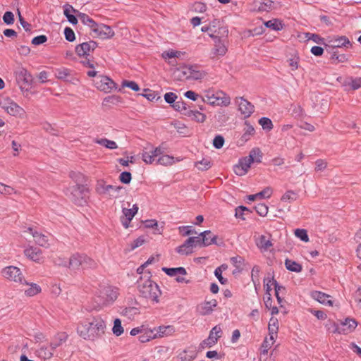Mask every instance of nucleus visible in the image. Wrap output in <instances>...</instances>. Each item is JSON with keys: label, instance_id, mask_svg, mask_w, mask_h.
<instances>
[{"label": "nucleus", "instance_id": "f03ea898", "mask_svg": "<svg viewBox=\"0 0 361 361\" xmlns=\"http://www.w3.org/2000/svg\"><path fill=\"white\" fill-rule=\"evenodd\" d=\"M149 274L150 273L148 272L147 276H142L139 278L137 281V288L142 297L158 303L161 292L159 286L151 280Z\"/></svg>", "mask_w": 361, "mask_h": 361}, {"label": "nucleus", "instance_id": "f8f14e48", "mask_svg": "<svg viewBox=\"0 0 361 361\" xmlns=\"http://www.w3.org/2000/svg\"><path fill=\"white\" fill-rule=\"evenodd\" d=\"M235 102L238 106V111L245 118L250 117L255 111L254 105L244 97H236Z\"/></svg>", "mask_w": 361, "mask_h": 361}, {"label": "nucleus", "instance_id": "de8ad7c7", "mask_svg": "<svg viewBox=\"0 0 361 361\" xmlns=\"http://www.w3.org/2000/svg\"><path fill=\"white\" fill-rule=\"evenodd\" d=\"M298 193L293 190L286 191L281 198V200L284 202L290 203L298 198Z\"/></svg>", "mask_w": 361, "mask_h": 361}, {"label": "nucleus", "instance_id": "a878e982", "mask_svg": "<svg viewBox=\"0 0 361 361\" xmlns=\"http://www.w3.org/2000/svg\"><path fill=\"white\" fill-rule=\"evenodd\" d=\"M311 296L313 299L318 301L321 304L328 305V306H332L333 305V301L330 300L329 298L331 296L328 294H326L323 292L314 290L311 293Z\"/></svg>", "mask_w": 361, "mask_h": 361}, {"label": "nucleus", "instance_id": "72a5a7b5", "mask_svg": "<svg viewBox=\"0 0 361 361\" xmlns=\"http://www.w3.org/2000/svg\"><path fill=\"white\" fill-rule=\"evenodd\" d=\"M54 73L56 78L63 80H68V78L71 75V71L67 68L61 67L54 70Z\"/></svg>", "mask_w": 361, "mask_h": 361}, {"label": "nucleus", "instance_id": "b1692460", "mask_svg": "<svg viewBox=\"0 0 361 361\" xmlns=\"http://www.w3.org/2000/svg\"><path fill=\"white\" fill-rule=\"evenodd\" d=\"M68 338V336L66 332L57 333L51 338L50 342V348L55 350L57 348L61 346L64 343H66Z\"/></svg>", "mask_w": 361, "mask_h": 361}, {"label": "nucleus", "instance_id": "7c9ffc66", "mask_svg": "<svg viewBox=\"0 0 361 361\" xmlns=\"http://www.w3.org/2000/svg\"><path fill=\"white\" fill-rule=\"evenodd\" d=\"M157 334H154V330L145 327V331L138 336V339L141 343H146L152 339L156 338Z\"/></svg>", "mask_w": 361, "mask_h": 361}, {"label": "nucleus", "instance_id": "37998d69", "mask_svg": "<svg viewBox=\"0 0 361 361\" xmlns=\"http://www.w3.org/2000/svg\"><path fill=\"white\" fill-rule=\"evenodd\" d=\"M245 125L246 127L243 130L244 132L241 138L243 141H247L250 138V136L254 135L255 130L254 127L250 125L248 121H245Z\"/></svg>", "mask_w": 361, "mask_h": 361}, {"label": "nucleus", "instance_id": "6ab92c4d", "mask_svg": "<svg viewBox=\"0 0 361 361\" xmlns=\"http://www.w3.org/2000/svg\"><path fill=\"white\" fill-rule=\"evenodd\" d=\"M252 163L253 162L249 160L247 157L240 159L238 164L233 167L234 173L239 176H244L250 168Z\"/></svg>", "mask_w": 361, "mask_h": 361}, {"label": "nucleus", "instance_id": "9b49d317", "mask_svg": "<svg viewBox=\"0 0 361 361\" xmlns=\"http://www.w3.org/2000/svg\"><path fill=\"white\" fill-rule=\"evenodd\" d=\"M350 47H352V43L345 36L329 37L327 39V43L325 44V47L327 50L328 49H334L336 48H348Z\"/></svg>", "mask_w": 361, "mask_h": 361}, {"label": "nucleus", "instance_id": "338daca9", "mask_svg": "<svg viewBox=\"0 0 361 361\" xmlns=\"http://www.w3.org/2000/svg\"><path fill=\"white\" fill-rule=\"evenodd\" d=\"M207 5L202 2H195L192 6V10L196 13H204L207 11Z\"/></svg>", "mask_w": 361, "mask_h": 361}, {"label": "nucleus", "instance_id": "603ef678", "mask_svg": "<svg viewBox=\"0 0 361 361\" xmlns=\"http://www.w3.org/2000/svg\"><path fill=\"white\" fill-rule=\"evenodd\" d=\"M112 331L116 336H121L123 333V328L120 319L117 318L114 320Z\"/></svg>", "mask_w": 361, "mask_h": 361}, {"label": "nucleus", "instance_id": "423d86ee", "mask_svg": "<svg viewBox=\"0 0 361 361\" xmlns=\"http://www.w3.org/2000/svg\"><path fill=\"white\" fill-rule=\"evenodd\" d=\"M89 189L83 184H77L71 188V199L78 206H84L87 204Z\"/></svg>", "mask_w": 361, "mask_h": 361}, {"label": "nucleus", "instance_id": "0e129e2a", "mask_svg": "<svg viewBox=\"0 0 361 361\" xmlns=\"http://www.w3.org/2000/svg\"><path fill=\"white\" fill-rule=\"evenodd\" d=\"M259 247L261 248H264V250H267L271 246H272V243L268 239H267L266 236L261 235L259 240V243L257 244Z\"/></svg>", "mask_w": 361, "mask_h": 361}, {"label": "nucleus", "instance_id": "bf43d9fd", "mask_svg": "<svg viewBox=\"0 0 361 361\" xmlns=\"http://www.w3.org/2000/svg\"><path fill=\"white\" fill-rule=\"evenodd\" d=\"M254 209L261 216H265L268 213V207L263 203L257 204Z\"/></svg>", "mask_w": 361, "mask_h": 361}, {"label": "nucleus", "instance_id": "412c9836", "mask_svg": "<svg viewBox=\"0 0 361 361\" xmlns=\"http://www.w3.org/2000/svg\"><path fill=\"white\" fill-rule=\"evenodd\" d=\"M27 231L33 236L35 242L42 247H47L48 237L44 234L38 232L32 227H28Z\"/></svg>", "mask_w": 361, "mask_h": 361}, {"label": "nucleus", "instance_id": "4468645a", "mask_svg": "<svg viewBox=\"0 0 361 361\" xmlns=\"http://www.w3.org/2000/svg\"><path fill=\"white\" fill-rule=\"evenodd\" d=\"M96 87L100 91L106 93L117 89V84L109 77L102 75L100 80L96 82Z\"/></svg>", "mask_w": 361, "mask_h": 361}, {"label": "nucleus", "instance_id": "2f4dec72", "mask_svg": "<svg viewBox=\"0 0 361 361\" xmlns=\"http://www.w3.org/2000/svg\"><path fill=\"white\" fill-rule=\"evenodd\" d=\"M162 271L169 276H176L178 275L185 276L187 274L184 267L167 268L163 267Z\"/></svg>", "mask_w": 361, "mask_h": 361}, {"label": "nucleus", "instance_id": "5701e85b", "mask_svg": "<svg viewBox=\"0 0 361 361\" xmlns=\"http://www.w3.org/2000/svg\"><path fill=\"white\" fill-rule=\"evenodd\" d=\"M201 243L203 247H207L210 245H219L216 240L217 235L212 234L211 231L207 230L200 233Z\"/></svg>", "mask_w": 361, "mask_h": 361}, {"label": "nucleus", "instance_id": "c9c22d12", "mask_svg": "<svg viewBox=\"0 0 361 361\" xmlns=\"http://www.w3.org/2000/svg\"><path fill=\"white\" fill-rule=\"evenodd\" d=\"M274 1L271 0H262L255 11L258 12H269L274 8Z\"/></svg>", "mask_w": 361, "mask_h": 361}, {"label": "nucleus", "instance_id": "473e14b6", "mask_svg": "<svg viewBox=\"0 0 361 361\" xmlns=\"http://www.w3.org/2000/svg\"><path fill=\"white\" fill-rule=\"evenodd\" d=\"M284 264H285L286 268L288 271H293V272L299 273L302 269V265L300 264H299L298 262H297L295 261L289 259H286L285 260V263Z\"/></svg>", "mask_w": 361, "mask_h": 361}, {"label": "nucleus", "instance_id": "3c124183", "mask_svg": "<svg viewBox=\"0 0 361 361\" xmlns=\"http://www.w3.org/2000/svg\"><path fill=\"white\" fill-rule=\"evenodd\" d=\"M174 109H176V111H180V112H183V114H184V112H187L188 111V110H190V109L188 108V104L185 102H184L183 99H180L178 101H176V102H175L173 106H172Z\"/></svg>", "mask_w": 361, "mask_h": 361}, {"label": "nucleus", "instance_id": "a211bd4d", "mask_svg": "<svg viewBox=\"0 0 361 361\" xmlns=\"http://www.w3.org/2000/svg\"><path fill=\"white\" fill-rule=\"evenodd\" d=\"M221 334L222 330L220 326L216 325L214 326L210 331L208 338L203 341L202 345H206L211 348L217 343L219 338L221 336Z\"/></svg>", "mask_w": 361, "mask_h": 361}, {"label": "nucleus", "instance_id": "f257e3e1", "mask_svg": "<svg viewBox=\"0 0 361 361\" xmlns=\"http://www.w3.org/2000/svg\"><path fill=\"white\" fill-rule=\"evenodd\" d=\"M105 322L99 317H93L91 321L80 323L77 327L79 336L85 340L94 341L102 338L105 333Z\"/></svg>", "mask_w": 361, "mask_h": 361}, {"label": "nucleus", "instance_id": "c756f323", "mask_svg": "<svg viewBox=\"0 0 361 361\" xmlns=\"http://www.w3.org/2000/svg\"><path fill=\"white\" fill-rule=\"evenodd\" d=\"M278 319L276 318L271 317L269 322L268 330L270 336V339L274 341L277 336L279 329Z\"/></svg>", "mask_w": 361, "mask_h": 361}, {"label": "nucleus", "instance_id": "1a4fd4ad", "mask_svg": "<svg viewBox=\"0 0 361 361\" xmlns=\"http://www.w3.org/2000/svg\"><path fill=\"white\" fill-rule=\"evenodd\" d=\"M1 274L5 279L9 281L21 284H28V283L24 279L22 271L17 267L8 266L2 269Z\"/></svg>", "mask_w": 361, "mask_h": 361}, {"label": "nucleus", "instance_id": "dca6fc26", "mask_svg": "<svg viewBox=\"0 0 361 361\" xmlns=\"http://www.w3.org/2000/svg\"><path fill=\"white\" fill-rule=\"evenodd\" d=\"M93 32L95 33L97 37L102 39H111L115 35L114 31L110 26L103 23L98 24L94 29Z\"/></svg>", "mask_w": 361, "mask_h": 361}, {"label": "nucleus", "instance_id": "393cba45", "mask_svg": "<svg viewBox=\"0 0 361 361\" xmlns=\"http://www.w3.org/2000/svg\"><path fill=\"white\" fill-rule=\"evenodd\" d=\"M345 90H356L361 88V78L349 77L345 79L342 83Z\"/></svg>", "mask_w": 361, "mask_h": 361}, {"label": "nucleus", "instance_id": "9d476101", "mask_svg": "<svg viewBox=\"0 0 361 361\" xmlns=\"http://www.w3.org/2000/svg\"><path fill=\"white\" fill-rule=\"evenodd\" d=\"M357 326V322L351 318H345L344 320L340 321L339 323L335 324L334 333L347 334L353 331Z\"/></svg>", "mask_w": 361, "mask_h": 361}, {"label": "nucleus", "instance_id": "69168bd1", "mask_svg": "<svg viewBox=\"0 0 361 361\" xmlns=\"http://www.w3.org/2000/svg\"><path fill=\"white\" fill-rule=\"evenodd\" d=\"M121 99L119 96L117 95H111L106 97L103 100V104L106 105L107 103H111L112 104H117L121 102Z\"/></svg>", "mask_w": 361, "mask_h": 361}, {"label": "nucleus", "instance_id": "79ce46f5", "mask_svg": "<svg viewBox=\"0 0 361 361\" xmlns=\"http://www.w3.org/2000/svg\"><path fill=\"white\" fill-rule=\"evenodd\" d=\"M122 189L121 186H116L113 185H106L104 183L101 184L99 185V190L100 193L107 194L109 193L110 191H114L116 192H119Z\"/></svg>", "mask_w": 361, "mask_h": 361}, {"label": "nucleus", "instance_id": "7ed1b4c3", "mask_svg": "<svg viewBox=\"0 0 361 361\" xmlns=\"http://www.w3.org/2000/svg\"><path fill=\"white\" fill-rule=\"evenodd\" d=\"M97 262L85 254H73L68 260V268L72 270L95 269Z\"/></svg>", "mask_w": 361, "mask_h": 361}, {"label": "nucleus", "instance_id": "e2e57ef3", "mask_svg": "<svg viewBox=\"0 0 361 361\" xmlns=\"http://www.w3.org/2000/svg\"><path fill=\"white\" fill-rule=\"evenodd\" d=\"M63 33H64L65 39L67 41H68L70 42L75 41V35L72 28H71L69 27H66L64 29Z\"/></svg>", "mask_w": 361, "mask_h": 361}, {"label": "nucleus", "instance_id": "a19ab883", "mask_svg": "<svg viewBox=\"0 0 361 361\" xmlns=\"http://www.w3.org/2000/svg\"><path fill=\"white\" fill-rule=\"evenodd\" d=\"M212 53L215 56H224L227 51L226 47L221 42V39L214 43Z\"/></svg>", "mask_w": 361, "mask_h": 361}, {"label": "nucleus", "instance_id": "864d4df0", "mask_svg": "<svg viewBox=\"0 0 361 361\" xmlns=\"http://www.w3.org/2000/svg\"><path fill=\"white\" fill-rule=\"evenodd\" d=\"M201 235L200 233L197 236L189 237L186 240L187 243L194 248L196 247H202L203 245L201 243Z\"/></svg>", "mask_w": 361, "mask_h": 361}, {"label": "nucleus", "instance_id": "680f3d73", "mask_svg": "<svg viewBox=\"0 0 361 361\" xmlns=\"http://www.w3.org/2000/svg\"><path fill=\"white\" fill-rule=\"evenodd\" d=\"M306 36L308 39L312 40L314 42L319 44H324L325 46L324 39L320 37L317 34L306 33Z\"/></svg>", "mask_w": 361, "mask_h": 361}, {"label": "nucleus", "instance_id": "ddd939ff", "mask_svg": "<svg viewBox=\"0 0 361 361\" xmlns=\"http://www.w3.org/2000/svg\"><path fill=\"white\" fill-rule=\"evenodd\" d=\"M220 20L218 19H214L212 20L209 25H203L201 27V31L202 32H214L217 33L218 35H227L228 33V30L226 27H220Z\"/></svg>", "mask_w": 361, "mask_h": 361}, {"label": "nucleus", "instance_id": "a18cd8bd", "mask_svg": "<svg viewBox=\"0 0 361 361\" xmlns=\"http://www.w3.org/2000/svg\"><path fill=\"white\" fill-rule=\"evenodd\" d=\"M264 25L267 27L271 28L275 31H279L283 29V24L278 19H273V20L266 21L264 23Z\"/></svg>", "mask_w": 361, "mask_h": 361}, {"label": "nucleus", "instance_id": "13d9d810", "mask_svg": "<svg viewBox=\"0 0 361 361\" xmlns=\"http://www.w3.org/2000/svg\"><path fill=\"white\" fill-rule=\"evenodd\" d=\"M178 230L183 236H187L190 234L197 233L191 226H182L178 227Z\"/></svg>", "mask_w": 361, "mask_h": 361}, {"label": "nucleus", "instance_id": "4be33fe9", "mask_svg": "<svg viewBox=\"0 0 361 361\" xmlns=\"http://www.w3.org/2000/svg\"><path fill=\"white\" fill-rule=\"evenodd\" d=\"M25 255L34 262H39L42 259V252L41 249L30 246L25 249Z\"/></svg>", "mask_w": 361, "mask_h": 361}, {"label": "nucleus", "instance_id": "8fccbe9b", "mask_svg": "<svg viewBox=\"0 0 361 361\" xmlns=\"http://www.w3.org/2000/svg\"><path fill=\"white\" fill-rule=\"evenodd\" d=\"M251 212L250 209L245 206H238L235 209V216L237 219L245 220L244 214Z\"/></svg>", "mask_w": 361, "mask_h": 361}, {"label": "nucleus", "instance_id": "e433bc0d", "mask_svg": "<svg viewBox=\"0 0 361 361\" xmlns=\"http://www.w3.org/2000/svg\"><path fill=\"white\" fill-rule=\"evenodd\" d=\"M154 330L157 331V333H154V334H157V337L169 336L174 332V328L172 326H160L157 329H154Z\"/></svg>", "mask_w": 361, "mask_h": 361}, {"label": "nucleus", "instance_id": "0eeeda50", "mask_svg": "<svg viewBox=\"0 0 361 361\" xmlns=\"http://www.w3.org/2000/svg\"><path fill=\"white\" fill-rule=\"evenodd\" d=\"M0 106L11 116L21 118L25 116V110L10 98L1 99Z\"/></svg>", "mask_w": 361, "mask_h": 361}, {"label": "nucleus", "instance_id": "5fc2aeb1", "mask_svg": "<svg viewBox=\"0 0 361 361\" xmlns=\"http://www.w3.org/2000/svg\"><path fill=\"white\" fill-rule=\"evenodd\" d=\"M259 123L262 126V128L267 131H270L273 128V123L270 118L267 117H262L259 120Z\"/></svg>", "mask_w": 361, "mask_h": 361}, {"label": "nucleus", "instance_id": "c85d7f7f", "mask_svg": "<svg viewBox=\"0 0 361 361\" xmlns=\"http://www.w3.org/2000/svg\"><path fill=\"white\" fill-rule=\"evenodd\" d=\"M54 350L46 345H41L36 351L37 355L44 360L50 359L54 355Z\"/></svg>", "mask_w": 361, "mask_h": 361}, {"label": "nucleus", "instance_id": "bb28decb", "mask_svg": "<svg viewBox=\"0 0 361 361\" xmlns=\"http://www.w3.org/2000/svg\"><path fill=\"white\" fill-rule=\"evenodd\" d=\"M63 8V14L68 19V22L72 25H76L78 21L77 17L75 15L71 14V12H77L78 13L79 11H76L71 5L68 4L64 5Z\"/></svg>", "mask_w": 361, "mask_h": 361}, {"label": "nucleus", "instance_id": "f704fd0d", "mask_svg": "<svg viewBox=\"0 0 361 361\" xmlns=\"http://www.w3.org/2000/svg\"><path fill=\"white\" fill-rule=\"evenodd\" d=\"M184 114L189 117H191L192 119L199 123H203L206 119V116L198 111H194L190 109L188 110V111L187 112H184Z\"/></svg>", "mask_w": 361, "mask_h": 361}, {"label": "nucleus", "instance_id": "f3484780", "mask_svg": "<svg viewBox=\"0 0 361 361\" xmlns=\"http://www.w3.org/2000/svg\"><path fill=\"white\" fill-rule=\"evenodd\" d=\"M182 73L186 79L200 80L204 74L198 70L197 66H189L183 68Z\"/></svg>", "mask_w": 361, "mask_h": 361}, {"label": "nucleus", "instance_id": "09e8293b", "mask_svg": "<svg viewBox=\"0 0 361 361\" xmlns=\"http://www.w3.org/2000/svg\"><path fill=\"white\" fill-rule=\"evenodd\" d=\"M27 285H30V288L25 291L27 296H34L41 292V288L39 285L34 283H28Z\"/></svg>", "mask_w": 361, "mask_h": 361}, {"label": "nucleus", "instance_id": "20e7f679", "mask_svg": "<svg viewBox=\"0 0 361 361\" xmlns=\"http://www.w3.org/2000/svg\"><path fill=\"white\" fill-rule=\"evenodd\" d=\"M202 100L212 106H228L230 104V98L224 92L214 90L204 91Z\"/></svg>", "mask_w": 361, "mask_h": 361}, {"label": "nucleus", "instance_id": "052dcab7", "mask_svg": "<svg viewBox=\"0 0 361 361\" xmlns=\"http://www.w3.org/2000/svg\"><path fill=\"white\" fill-rule=\"evenodd\" d=\"M224 137L221 135H217L214 137L212 145L215 149H219L224 146Z\"/></svg>", "mask_w": 361, "mask_h": 361}, {"label": "nucleus", "instance_id": "49530a36", "mask_svg": "<svg viewBox=\"0 0 361 361\" xmlns=\"http://www.w3.org/2000/svg\"><path fill=\"white\" fill-rule=\"evenodd\" d=\"M212 161L209 158H203L195 163V166L200 171H207L212 167Z\"/></svg>", "mask_w": 361, "mask_h": 361}, {"label": "nucleus", "instance_id": "4c0bfd02", "mask_svg": "<svg viewBox=\"0 0 361 361\" xmlns=\"http://www.w3.org/2000/svg\"><path fill=\"white\" fill-rule=\"evenodd\" d=\"M94 142L109 149L118 148V145L115 141L108 140L107 138L96 139Z\"/></svg>", "mask_w": 361, "mask_h": 361}, {"label": "nucleus", "instance_id": "6e6d98bb", "mask_svg": "<svg viewBox=\"0 0 361 361\" xmlns=\"http://www.w3.org/2000/svg\"><path fill=\"white\" fill-rule=\"evenodd\" d=\"M144 91L145 93L142 94V96L145 97L149 101H157L160 99V97L159 96L158 93L154 91L148 89H145Z\"/></svg>", "mask_w": 361, "mask_h": 361}, {"label": "nucleus", "instance_id": "c03bdc74", "mask_svg": "<svg viewBox=\"0 0 361 361\" xmlns=\"http://www.w3.org/2000/svg\"><path fill=\"white\" fill-rule=\"evenodd\" d=\"M175 161V158L168 154H162L157 159V163L163 166L172 165Z\"/></svg>", "mask_w": 361, "mask_h": 361}, {"label": "nucleus", "instance_id": "774afa93", "mask_svg": "<svg viewBox=\"0 0 361 361\" xmlns=\"http://www.w3.org/2000/svg\"><path fill=\"white\" fill-rule=\"evenodd\" d=\"M178 361H192L194 359L192 355H190L188 352L183 350L180 353L177 357Z\"/></svg>", "mask_w": 361, "mask_h": 361}, {"label": "nucleus", "instance_id": "cd10ccee", "mask_svg": "<svg viewBox=\"0 0 361 361\" xmlns=\"http://www.w3.org/2000/svg\"><path fill=\"white\" fill-rule=\"evenodd\" d=\"M77 16L79 18L81 23L85 25L88 26L92 32L99 24L85 13L78 12Z\"/></svg>", "mask_w": 361, "mask_h": 361}, {"label": "nucleus", "instance_id": "58836bf2", "mask_svg": "<svg viewBox=\"0 0 361 361\" xmlns=\"http://www.w3.org/2000/svg\"><path fill=\"white\" fill-rule=\"evenodd\" d=\"M176 251L181 255H188L193 252V248L185 240L181 245L176 248Z\"/></svg>", "mask_w": 361, "mask_h": 361}, {"label": "nucleus", "instance_id": "ea45409f", "mask_svg": "<svg viewBox=\"0 0 361 361\" xmlns=\"http://www.w3.org/2000/svg\"><path fill=\"white\" fill-rule=\"evenodd\" d=\"M249 160H251L252 162L261 163L262 159V153L259 148L252 149L247 156Z\"/></svg>", "mask_w": 361, "mask_h": 361}, {"label": "nucleus", "instance_id": "2eb2a0df", "mask_svg": "<svg viewBox=\"0 0 361 361\" xmlns=\"http://www.w3.org/2000/svg\"><path fill=\"white\" fill-rule=\"evenodd\" d=\"M97 46L98 44L93 40L82 42L75 47V52L79 56H87Z\"/></svg>", "mask_w": 361, "mask_h": 361}, {"label": "nucleus", "instance_id": "39448f33", "mask_svg": "<svg viewBox=\"0 0 361 361\" xmlns=\"http://www.w3.org/2000/svg\"><path fill=\"white\" fill-rule=\"evenodd\" d=\"M16 80L20 90L28 92L32 84L33 78L31 73L23 67H18L14 72Z\"/></svg>", "mask_w": 361, "mask_h": 361}, {"label": "nucleus", "instance_id": "4d7b16f0", "mask_svg": "<svg viewBox=\"0 0 361 361\" xmlns=\"http://www.w3.org/2000/svg\"><path fill=\"white\" fill-rule=\"evenodd\" d=\"M295 235L297 238H298L302 242H308L309 241V237L307 235V231L305 229L303 228H297L295 230Z\"/></svg>", "mask_w": 361, "mask_h": 361}, {"label": "nucleus", "instance_id": "aec40b11", "mask_svg": "<svg viewBox=\"0 0 361 361\" xmlns=\"http://www.w3.org/2000/svg\"><path fill=\"white\" fill-rule=\"evenodd\" d=\"M217 301L215 299L209 301H204L197 306V311L200 315H209L213 312L214 309L217 306Z\"/></svg>", "mask_w": 361, "mask_h": 361}, {"label": "nucleus", "instance_id": "6e6552de", "mask_svg": "<svg viewBox=\"0 0 361 361\" xmlns=\"http://www.w3.org/2000/svg\"><path fill=\"white\" fill-rule=\"evenodd\" d=\"M118 297V289L112 286H103L99 290V305H108L114 302Z\"/></svg>", "mask_w": 361, "mask_h": 361}]
</instances>
